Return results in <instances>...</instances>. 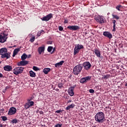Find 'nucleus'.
I'll return each mask as SVG.
<instances>
[{
  "mask_svg": "<svg viewBox=\"0 0 127 127\" xmlns=\"http://www.w3.org/2000/svg\"><path fill=\"white\" fill-rule=\"evenodd\" d=\"M1 58H2V59H4V58L9 59V58H10V53L8 52L2 55Z\"/></svg>",
  "mask_w": 127,
  "mask_h": 127,
  "instance_id": "14",
  "label": "nucleus"
},
{
  "mask_svg": "<svg viewBox=\"0 0 127 127\" xmlns=\"http://www.w3.org/2000/svg\"><path fill=\"white\" fill-rule=\"evenodd\" d=\"M63 27L61 26H59V30H60V31H63Z\"/></svg>",
  "mask_w": 127,
  "mask_h": 127,
  "instance_id": "40",
  "label": "nucleus"
},
{
  "mask_svg": "<svg viewBox=\"0 0 127 127\" xmlns=\"http://www.w3.org/2000/svg\"><path fill=\"white\" fill-rule=\"evenodd\" d=\"M95 121L98 124H103L105 121H106V117L105 116V113L102 112H98L94 117Z\"/></svg>",
  "mask_w": 127,
  "mask_h": 127,
  "instance_id": "1",
  "label": "nucleus"
},
{
  "mask_svg": "<svg viewBox=\"0 0 127 127\" xmlns=\"http://www.w3.org/2000/svg\"><path fill=\"white\" fill-rule=\"evenodd\" d=\"M29 74H30V77H36V74H35V72H34L32 70H30L29 71Z\"/></svg>",
  "mask_w": 127,
  "mask_h": 127,
  "instance_id": "24",
  "label": "nucleus"
},
{
  "mask_svg": "<svg viewBox=\"0 0 127 127\" xmlns=\"http://www.w3.org/2000/svg\"><path fill=\"white\" fill-rule=\"evenodd\" d=\"M64 61H62L59 63L55 64V66L56 67V68H59L60 66L63 65V63H64Z\"/></svg>",
  "mask_w": 127,
  "mask_h": 127,
  "instance_id": "18",
  "label": "nucleus"
},
{
  "mask_svg": "<svg viewBox=\"0 0 127 127\" xmlns=\"http://www.w3.org/2000/svg\"><path fill=\"white\" fill-rule=\"evenodd\" d=\"M43 72L44 74H48L49 72H50V68H45L43 69Z\"/></svg>",
  "mask_w": 127,
  "mask_h": 127,
  "instance_id": "25",
  "label": "nucleus"
},
{
  "mask_svg": "<svg viewBox=\"0 0 127 127\" xmlns=\"http://www.w3.org/2000/svg\"><path fill=\"white\" fill-rule=\"evenodd\" d=\"M55 50H56L55 48H54L53 50V52H52V53H53V52H55Z\"/></svg>",
  "mask_w": 127,
  "mask_h": 127,
  "instance_id": "48",
  "label": "nucleus"
},
{
  "mask_svg": "<svg viewBox=\"0 0 127 127\" xmlns=\"http://www.w3.org/2000/svg\"><path fill=\"white\" fill-rule=\"evenodd\" d=\"M3 125L2 124H0V127H3Z\"/></svg>",
  "mask_w": 127,
  "mask_h": 127,
  "instance_id": "50",
  "label": "nucleus"
},
{
  "mask_svg": "<svg viewBox=\"0 0 127 127\" xmlns=\"http://www.w3.org/2000/svg\"><path fill=\"white\" fill-rule=\"evenodd\" d=\"M112 22L113 23V29L112 30V31H116V23L117 22V21L115 19L112 20Z\"/></svg>",
  "mask_w": 127,
  "mask_h": 127,
  "instance_id": "23",
  "label": "nucleus"
},
{
  "mask_svg": "<svg viewBox=\"0 0 127 127\" xmlns=\"http://www.w3.org/2000/svg\"><path fill=\"white\" fill-rule=\"evenodd\" d=\"M31 100L29 99L28 100V103L29 104V107L30 108V107H33V106H34V102L33 101H30Z\"/></svg>",
  "mask_w": 127,
  "mask_h": 127,
  "instance_id": "27",
  "label": "nucleus"
},
{
  "mask_svg": "<svg viewBox=\"0 0 127 127\" xmlns=\"http://www.w3.org/2000/svg\"><path fill=\"white\" fill-rule=\"evenodd\" d=\"M42 32H44V30H42L39 32H38L37 34V35L38 37H39L41 35V34H42Z\"/></svg>",
  "mask_w": 127,
  "mask_h": 127,
  "instance_id": "31",
  "label": "nucleus"
},
{
  "mask_svg": "<svg viewBox=\"0 0 127 127\" xmlns=\"http://www.w3.org/2000/svg\"><path fill=\"white\" fill-rule=\"evenodd\" d=\"M91 76H86L85 77H83L80 79V82L81 84H84V83H86L89 81V80H91Z\"/></svg>",
  "mask_w": 127,
  "mask_h": 127,
  "instance_id": "10",
  "label": "nucleus"
},
{
  "mask_svg": "<svg viewBox=\"0 0 127 127\" xmlns=\"http://www.w3.org/2000/svg\"><path fill=\"white\" fill-rule=\"evenodd\" d=\"M39 114H40V115H43L44 114V113H43V111H40Z\"/></svg>",
  "mask_w": 127,
  "mask_h": 127,
  "instance_id": "45",
  "label": "nucleus"
},
{
  "mask_svg": "<svg viewBox=\"0 0 127 127\" xmlns=\"http://www.w3.org/2000/svg\"><path fill=\"white\" fill-rule=\"evenodd\" d=\"M83 69V65L81 64L76 65L73 69V73L74 75L78 76L81 73Z\"/></svg>",
  "mask_w": 127,
  "mask_h": 127,
  "instance_id": "2",
  "label": "nucleus"
},
{
  "mask_svg": "<svg viewBox=\"0 0 127 127\" xmlns=\"http://www.w3.org/2000/svg\"><path fill=\"white\" fill-rule=\"evenodd\" d=\"M21 49V47H20L19 48L15 49L13 51L12 57H15V55H16V54L17 53H18V52H19V51H20Z\"/></svg>",
  "mask_w": 127,
  "mask_h": 127,
  "instance_id": "17",
  "label": "nucleus"
},
{
  "mask_svg": "<svg viewBox=\"0 0 127 127\" xmlns=\"http://www.w3.org/2000/svg\"><path fill=\"white\" fill-rule=\"evenodd\" d=\"M52 17H53L52 14L50 13L47 15L46 16L41 18V19L43 21H49V20H50Z\"/></svg>",
  "mask_w": 127,
  "mask_h": 127,
  "instance_id": "7",
  "label": "nucleus"
},
{
  "mask_svg": "<svg viewBox=\"0 0 127 127\" xmlns=\"http://www.w3.org/2000/svg\"><path fill=\"white\" fill-rule=\"evenodd\" d=\"M110 14V13H108L107 15H109Z\"/></svg>",
  "mask_w": 127,
  "mask_h": 127,
  "instance_id": "55",
  "label": "nucleus"
},
{
  "mask_svg": "<svg viewBox=\"0 0 127 127\" xmlns=\"http://www.w3.org/2000/svg\"><path fill=\"white\" fill-rule=\"evenodd\" d=\"M76 46L78 48L79 50L84 49V46L82 45H80V44H78L76 45Z\"/></svg>",
  "mask_w": 127,
  "mask_h": 127,
  "instance_id": "30",
  "label": "nucleus"
},
{
  "mask_svg": "<svg viewBox=\"0 0 127 127\" xmlns=\"http://www.w3.org/2000/svg\"><path fill=\"white\" fill-rule=\"evenodd\" d=\"M64 23H68V20L67 19H64Z\"/></svg>",
  "mask_w": 127,
  "mask_h": 127,
  "instance_id": "44",
  "label": "nucleus"
},
{
  "mask_svg": "<svg viewBox=\"0 0 127 127\" xmlns=\"http://www.w3.org/2000/svg\"><path fill=\"white\" fill-rule=\"evenodd\" d=\"M52 49H53V47H51V46L48 47L47 49L48 52H51V51H52Z\"/></svg>",
  "mask_w": 127,
  "mask_h": 127,
  "instance_id": "36",
  "label": "nucleus"
},
{
  "mask_svg": "<svg viewBox=\"0 0 127 127\" xmlns=\"http://www.w3.org/2000/svg\"><path fill=\"white\" fill-rule=\"evenodd\" d=\"M103 35H104V36H105V37H107L109 39H112V38H113V35H112V34L110 33V32L105 31L103 32Z\"/></svg>",
  "mask_w": 127,
  "mask_h": 127,
  "instance_id": "12",
  "label": "nucleus"
},
{
  "mask_svg": "<svg viewBox=\"0 0 127 127\" xmlns=\"http://www.w3.org/2000/svg\"><path fill=\"white\" fill-rule=\"evenodd\" d=\"M23 70H24V67H15L13 70V72L15 75H18L19 74H21V73L23 72Z\"/></svg>",
  "mask_w": 127,
  "mask_h": 127,
  "instance_id": "3",
  "label": "nucleus"
},
{
  "mask_svg": "<svg viewBox=\"0 0 127 127\" xmlns=\"http://www.w3.org/2000/svg\"><path fill=\"white\" fill-rule=\"evenodd\" d=\"M1 63V62H0V64Z\"/></svg>",
  "mask_w": 127,
  "mask_h": 127,
  "instance_id": "57",
  "label": "nucleus"
},
{
  "mask_svg": "<svg viewBox=\"0 0 127 127\" xmlns=\"http://www.w3.org/2000/svg\"><path fill=\"white\" fill-rule=\"evenodd\" d=\"M8 48H12V47L11 46L8 47Z\"/></svg>",
  "mask_w": 127,
  "mask_h": 127,
  "instance_id": "53",
  "label": "nucleus"
},
{
  "mask_svg": "<svg viewBox=\"0 0 127 127\" xmlns=\"http://www.w3.org/2000/svg\"><path fill=\"white\" fill-rule=\"evenodd\" d=\"M72 77V75L70 74L69 76H68L69 78H71Z\"/></svg>",
  "mask_w": 127,
  "mask_h": 127,
  "instance_id": "52",
  "label": "nucleus"
},
{
  "mask_svg": "<svg viewBox=\"0 0 127 127\" xmlns=\"http://www.w3.org/2000/svg\"><path fill=\"white\" fill-rule=\"evenodd\" d=\"M75 87L76 85H74L73 86H71L68 88L67 93L71 97H73V96H74V89H75Z\"/></svg>",
  "mask_w": 127,
  "mask_h": 127,
  "instance_id": "8",
  "label": "nucleus"
},
{
  "mask_svg": "<svg viewBox=\"0 0 127 127\" xmlns=\"http://www.w3.org/2000/svg\"><path fill=\"white\" fill-rule=\"evenodd\" d=\"M75 107V104H71L70 105H69V106H68L66 108L65 110L66 111H69V110H70V109H73V108H74Z\"/></svg>",
  "mask_w": 127,
  "mask_h": 127,
  "instance_id": "20",
  "label": "nucleus"
},
{
  "mask_svg": "<svg viewBox=\"0 0 127 127\" xmlns=\"http://www.w3.org/2000/svg\"><path fill=\"white\" fill-rule=\"evenodd\" d=\"M29 63V62L28 61H25V60H22L20 61V62H18L17 63V66H26Z\"/></svg>",
  "mask_w": 127,
  "mask_h": 127,
  "instance_id": "9",
  "label": "nucleus"
},
{
  "mask_svg": "<svg viewBox=\"0 0 127 127\" xmlns=\"http://www.w3.org/2000/svg\"><path fill=\"white\" fill-rule=\"evenodd\" d=\"M55 113L57 114H60V113H62V110H57Z\"/></svg>",
  "mask_w": 127,
  "mask_h": 127,
  "instance_id": "41",
  "label": "nucleus"
},
{
  "mask_svg": "<svg viewBox=\"0 0 127 127\" xmlns=\"http://www.w3.org/2000/svg\"><path fill=\"white\" fill-rule=\"evenodd\" d=\"M94 53L97 57H100V56H101V53L100 52V51L98 50V49H95Z\"/></svg>",
  "mask_w": 127,
  "mask_h": 127,
  "instance_id": "22",
  "label": "nucleus"
},
{
  "mask_svg": "<svg viewBox=\"0 0 127 127\" xmlns=\"http://www.w3.org/2000/svg\"><path fill=\"white\" fill-rule=\"evenodd\" d=\"M2 77H3V75L1 73H0V78H2Z\"/></svg>",
  "mask_w": 127,
  "mask_h": 127,
  "instance_id": "47",
  "label": "nucleus"
},
{
  "mask_svg": "<svg viewBox=\"0 0 127 127\" xmlns=\"http://www.w3.org/2000/svg\"><path fill=\"white\" fill-rule=\"evenodd\" d=\"M95 92V90L94 89H90L89 90V93H93Z\"/></svg>",
  "mask_w": 127,
  "mask_h": 127,
  "instance_id": "42",
  "label": "nucleus"
},
{
  "mask_svg": "<svg viewBox=\"0 0 127 127\" xmlns=\"http://www.w3.org/2000/svg\"><path fill=\"white\" fill-rule=\"evenodd\" d=\"M63 82H60L59 83H58V86L59 87V88H60V89H61V88L63 87Z\"/></svg>",
  "mask_w": 127,
  "mask_h": 127,
  "instance_id": "35",
  "label": "nucleus"
},
{
  "mask_svg": "<svg viewBox=\"0 0 127 127\" xmlns=\"http://www.w3.org/2000/svg\"><path fill=\"white\" fill-rule=\"evenodd\" d=\"M6 53H7V49L6 48H3L0 49V55H3V54Z\"/></svg>",
  "mask_w": 127,
  "mask_h": 127,
  "instance_id": "15",
  "label": "nucleus"
},
{
  "mask_svg": "<svg viewBox=\"0 0 127 127\" xmlns=\"http://www.w3.org/2000/svg\"><path fill=\"white\" fill-rule=\"evenodd\" d=\"M52 41H48L47 43V44H52Z\"/></svg>",
  "mask_w": 127,
  "mask_h": 127,
  "instance_id": "43",
  "label": "nucleus"
},
{
  "mask_svg": "<svg viewBox=\"0 0 127 127\" xmlns=\"http://www.w3.org/2000/svg\"><path fill=\"white\" fill-rule=\"evenodd\" d=\"M13 47H16V46H14Z\"/></svg>",
  "mask_w": 127,
  "mask_h": 127,
  "instance_id": "56",
  "label": "nucleus"
},
{
  "mask_svg": "<svg viewBox=\"0 0 127 127\" xmlns=\"http://www.w3.org/2000/svg\"><path fill=\"white\" fill-rule=\"evenodd\" d=\"M94 18L96 21H97V22H99V23H105V20H104L105 19V17H104L103 16H95Z\"/></svg>",
  "mask_w": 127,
  "mask_h": 127,
  "instance_id": "6",
  "label": "nucleus"
},
{
  "mask_svg": "<svg viewBox=\"0 0 127 127\" xmlns=\"http://www.w3.org/2000/svg\"><path fill=\"white\" fill-rule=\"evenodd\" d=\"M102 79H104L105 80H107V79L111 78V74L102 75Z\"/></svg>",
  "mask_w": 127,
  "mask_h": 127,
  "instance_id": "26",
  "label": "nucleus"
},
{
  "mask_svg": "<svg viewBox=\"0 0 127 127\" xmlns=\"http://www.w3.org/2000/svg\"><path fill=\"white\" fill-rule=\"evenodd\" d=\"M16 113V109L14 107H11L9 111L8 112V116H12V115H14Z\"/></svg>",
  "mask_w": 127,
  "mask_h": 127,
  "instance_id": "11",
  "label": "nucleus"
},
{
  "mask_svg": "<svg viewBox=\"0 0 127 127\" xmlns=\"http://www.w3.org/2000/svg\"><path fill=\"white\" fill-rule=\"evenodd\" d=\"M7 34H5V33H0V43H4L5 41H6V39H7Z\"/></svg>",
  "mask_w": 127,
  "mask_h": 127,
  "instance_id": "4",
  "label": "nucleus"
},
{
  "mask_svg": "<svg viewBox=\"0 0 127 127\" xmlns=\"http://www.w3.org/2000/svg\"><path fill=\"white\" fill-rule=\"evenodd\" d=\"M3 69L4 71H7L8 72H9L12 70V66L10 65H6L3 67Z\"/></svg>",
  "mask_w": 127,
  "mask_h": 127,
  "instance_id": "16",
  "label": "nucleus"
},
{
  "mask_svg": "<svg viewBox=\"0 0 127 127\" xmlns=\"http://www.w3.org/2000/svg\"><path fill=\"white\" fill-rule=\"evenodd\" d=\"M125 87H127V82H126L125 84Z\"/></svg>",
  "mask_w": 127,
  "mask_h": 127,
  "instance_id": "51",
  "label": "nucleus"
},
{
  "mask_svg": "<svg viewBox=\"0 0 127 127\" xmlns=\"http://www.w3.org/2000/svg\"><path fill=\"white\" fill-rule=\"evenodd\" d=\"M67 29H69V30H78V29H80V27L78 26H68L67 27Z\"/></svg>",
  "mask_w": 127,
  "mask_h": 127,
  "instance_id": "13",
  "label": "nucleus"
},
{
  "mask_svg": "<svg viewBox=\"0 0 127 127\" xmlns=\"http://www.w3.org/2000/svg\"><path fill=\"white\" fill-rule=\"evenodd\" d=\"M112 16L113 19H116L117 20H119V19H120V16L118 15H115L114 13H113Z\"/></svg>",
  "mask_w": 127,
  "mask_h": 127,
  "instance_id": "28",
  "label": "nucleus"
},
{
  "mask_svg": "<svg viewBox=\"0 0 127 127\" xmlns=\"http://www.w3.org/2000/svg\"><path fill=\"white\" fill-rule=\"evenodd\" d=\"M121 7H123V6L122 5H118L116 7V8L117 10H119V11H121Z\"/></svg>",
  "mask_w": 127,
  "mask_h": 127,
  "instance_id": "32",
  "label": "nucleus"
},
{
  "mask_svg": "<svg viewBox=\"0 0 127 127\" xmlns=\"http://www.w3.org/2000/svg\"><path fill=\"white\" fill-rule=\"evenodd\" d=\"M33 69L34 70V71H38L39 70V68H38L35 66H34L33 67Z\"/></svg>",
  "mask_w": 127,
  "mask_h": 127,
  "instance_id": "39",
  "label": "nucleus"
},
{
  "mask_svg": "<svg viewBox=\"0 0 127 127\" xmlns=\"http://www.w3.org/2000/svg\"><path fill=\"white\" fill-rule=\"evenodd\" d=\"M94 127H96V126H94Z\"/></svg>",
  "mask_w": 127,
  "mask_h": 127,
  "instance_id": "58",
  "label": "nucleus"
},
{
  "mask_svg": "<svg viewBox=\"0 0 127 127\" xmlns=\"http://www.w3.org/2000/svg\"><path fill=\"white\" fill-rule=\"evenodd\" d=\"M80 50L78 49V48L77 47V46H75L74 49V53L73 55H76L77 53H79V51Z\"/></svg>",
  "mask_w": 127,
  "mask_h": 127,
  "instance_id": "21",
  "label": "nucleus"
},
{
  "mask_svg": "<svg viewBox=\"0 0 127 127\" xmlns=\"http://www.w3.org/2000/svg\"><path fill=\"white\" fill-rule=\"evenodd\" d=\"M121 68H124V65H121Z\"/></svg>",
  "mask_w": 127,
  "mask_h": 127,
  "instance_id": "54",
  "label": "nucleus"
},
{
  "mask_svg": "<svg viewBox=\"0 0 127 127\" xmlns=\"http://www.w3.org/2000/svg\"><path fill=\"white\" fill-rule=\"evenodd\" d=\"M82 65V68L83 67L84 70H86V71H88V70H90L92 67V64H91L89 62H85L83 63Z\"/></svg>",
  "mask_w": 127,
  "mask_h": 127,
  "instance_id": "5",
  "label": "nucleus"
},
{
  "mask_svg": "<svg viewBox=\"0 0 127 127\" xmlns=\"http://www.w3.org/2000/svg\"><path fill=\"white\" fill-rule=\"evenodd\" d=\"M0 118L3 122H5V121H7V118L5 116H1Z\"/></svg>",
  "mask_w": 127,
  "mask_h": 127,
  "instance_id": "34",
  "label": "nucleus"
},
{
  "mask_svg": "<svg viewBox=\"0 0 127 127\" xmlns=\"http://www.w3.org/2000/svg\"><path fill=\"white\" fill-rule=\"evenodd\" d=\"M45 48L44 47H40L38 48L39 54H41L44 51Z\"/></svg>",
  "mask_w": 127,
  "mask_h": 127,
  "instance_id": "19",
  "label": "nucleus"
},
{
  "mask_svg": "<svg viewBox=\"0 0 127 127\" xmlns=\"http://www.w3.org/2000/svg\"><path fill=\"white\" fill-rule=\"evenodd\" d=\"M71 102H72L71 100H69L68 101V103H71Z\"/></svg>",
  "mask_w": 127,
  "mask_h": 127,
  "instance_id": "49",
  "label": "nucleus"
},
{
  "mask_svg": "<svg viewBox=\"0 0 127 127\" xmlns=\"http://www.w3.org/2000/svg\"><path fill=\"white\" fill-rule=\"evenodd\" d=\"M31 57V55L29 54L27 55V58H28V59H29V58H30Z\"/></svg>",
  "mask_w": 127,
  "mask_h": 127,
  "instance_id": "46",
  "label": "nucleus"
},
{
  "mask_svg": "<svg viewBox=\"0 0 127 127\" xmlns=\"http://www.w3.org/2000/svg\"><path fill=\"white\" fill-rule=\"evenodd\" d=\"M35 40V37L33 36L32 38L30 39L29 41L30 42H34V41Z\"/></svg>",
  "mask_w": 127,
  "mask_h": 127,
  "instance_id": "38",
  "label": "nucleus"
},
{
  "mask_svg": "<svg viewBox=\"0 0 127 127\" xmlns=\"http://www.w3.org/2000/svg\"><path fill=\"white\" fill-rule=\"evenodd\" d=\"M11 123H12L13 124H17L18 121H17V119H14L11 121Z\"/></svg>",
  "mask_w": 127,
  "mask_h": 127,
  "instance_id": "37",
  "label": "nucleus"
},
{
  "mask_svg": "<svg viewBox=\"0 0 127 127\" xmlns=\"http://www.w3.org/2000/svg\"><path fill=\"white\" fill-rule=\"evenodd\" d=\"M26 58H27V55L25 54H23L21 57V60H25Z\"/></svg>",
  "mask_w": 127,
  "mask_h": 127,
  "instance_id": "29",
  "label": "nucleus"
},
{
  "mask_svg": "<svg viewBox=\"0 0 127 127\" xmlns=\"http://www.w3.org/2000/svg\"><path fill=\"white\" fill-rule=\"evenodd\" d=\"M24 107L26 110H27V109H29V104L28 102H27L24 105Z\"/></svg>",
  "mask_w": 127,
  "mask_h": 127,
  "instance_id": "33",
  "label": "nucleus"
}]
</instances>
